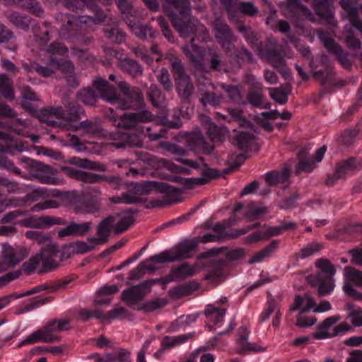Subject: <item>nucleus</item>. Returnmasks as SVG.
Listing matches in <instances>:
<instances>
[{"instance_id":"f257e3e1","label":"nucleus","mask_w":362,"mask_h":362,"mask_svg":"<svg viewBox=\"0 0 362 362\" xmlns=\"http://www.w3.org/2000/svg\"><path fill=\"white\" fill-rule=\"evenodd\" d=\"M317 272L305 277L307 283L317 288V294H329L334 288L336 267L327 258H319L315 262Z\"/></svg>"},{"instance_id":"f03ea898","label":"nucleus","mask_w":362,"mask_h":362,"mask_svg":"<svg viewBox=\"0 0 362 362\" xmlns=\"http://www.w3.org/2000/svg\"><path fill=\"white\" fill-rule=\"evenodd\" d=\"M175 90L181 102L190 104L195 87L191 76L187 74L182 61L175 55L169 57Z\"/></svg>"},{"instance_id":"7ed1b4c3","label":"nucleus","mask_w":362,"mask_h":362,"mask_svg":"<svg viewBox=\"0 0 362 362\" xmlns=\"http://www.w3.org/2000/svg\"><path fill=\"white\" fill-rule=\"evenodd\" d=\"M71 329V320L61 318L48 322L44 327L33 332L25 339L21 341V346L36 343H53L60 341L61 338L56 333L67 331Z\"/></svg>"},{"instance_id":"20e7f679","label":"nucleus","mask_w":362,"mask_h":362,"mask_svg":"<svg viewBox=\"0 0 362 362\" xmlns=\"http://www.w3.org/2000/svg\"><path fill=\"white\" fill-rule=\"evenodd\" d=\"M197 246L198 241L197 240H189L186 239L177 244L170 250L150 257V259L153 263L163 264L189 259L193 256Z\"/></svg>"},{"instance_id":"39448f33","label":"nucleus","mask_w":362,"mask_h":362,"mask_svg":"<svg viewBox=\"0 0 362 362\" xmlns=\"http://www.w3.org/2000/svg\"><path fill=\"white\" fill-rule=\"evenodd\" d=\"M226 248L220 247L211 249L202 252L197 256V264L207 267L210 269V274L206 276V279L215 282L224 279L223 269L226 267V260L216 257V255L223 252Z\"/></svg>"},{"instance_id":"423d86ee","label":"nucleus","mask_w":362,"mask_h":362,"mask_svg":"<svg viewBox=\"0 0 362 362\" xmlns=\"http://www.w3.org/2000/svg\"><path fill=\"white\" fill-rule=\"evenodd\" d=\"M169 20L174 29L180 37H191V42L194 41V35L198 29L197 21L192 15V11L186 13L173 15Z\"/></svg>"},{"instance_id":"0eeeda50","label":"nucleus","mask_w":362,"mask_h":362,"mask_svg":"<svg viewBox=\"0 0 362 362\" xmlns=\"http://www.w3.org/2000/svg\"><path fill=\"white\" fill-rule=\"evenodd\" d=\"M66 173L70 177L86 183H98L105 181L109 183L114 189H119L122 185V180L115 175L107 176L98 175L93 173L85 172L72 168H66Z\"/></svg>"},{"instance_id":"6e6552de","label":"nucleus","mask_w":362,"mask_h":362,"mask_svg":"<svg viewBox=\"0 0 362 362\" xmlns=\"http://www.w3.org/2000/svg\"><path fill=\"white\" fill-rule=\"evenodd\" d=\"M158 185L157 182L135 183L124 192V203L127 204H145L147 199L144 196L149 194L153 190V186Z\"/></svg>"},{"instance_id":"1a4fd4ad","label":"nucleus","mask_w":362,"mask_h":362,"mask_svg":"<svg viewBox=\"0 0 362 362\" xmlns=\"http://www.w3.org/2000/svg\"><path fill=\"white\" fill-rule=\"evenodd\" d=\"M122 300L134 309L152 311L168 303V300L163 298H154L147 300L144 296H123Z\"/></svg>"},{"instance_id":"9d476101","label":"nucleus","mask_w":362,"mask_h":362,"mask_svg":"<svg viewBox=\"0 0 362 362\" xmlns=\"http://www.w3.org/2000/svg\"><path fill=\"white\" fill-rule=\"evenodd\" d=\"M316 33L323 43L325 48L331 53L336 56V59L346 69L351 67V63L348 58L347 54L344 53L341 47L337 43L334 39L329 37L328 34L322 29L316 30Z\"/></svg>"},{"instance_id":"9b49d317","label":"nucleus","mask_w":362,"mask_h":362,"mask_svg":"<svg viewBox=\"0 0 362 362\" xmlns=\"http://www.w3.org/2000/svg\"><path fill=\"white\" fill-rule=\"evenodd\" d=\"M29 254L28 249L23 247L13 248L9 245H3L2 257L4 261L0 263V272L21 262Z\"/></svg>"},{"instance_id":"f8f14e48","label":"nucleus","mask_w":362,"mask_h":362,"mask_svg":"<svg viewBox=\"0 0 362 362\" xmlns=\"http://www.w3.org/2000/svg\"><path fill=\"white\" fill-rule=\"evenodd\" d=\"M153 120V115L148 110L137 112L124 113L121 115L116 126L125 129L136 127L141 123H146Z\"/></svg>"},{"instance_id":"ddd939ff","label":"nucleus","mask_w":362,"mask_h":362,"mask_svg":"<svg viewBox=\"0 0 362 362\" xmlns=\"http://www.w3.org/2000/svg\"><path fill=\"white\" fill-rule=\"evenodd\" d=\"M362 165V161L355 157H351L339 163L335 168V171L332 175H329L325 180L326 185H332L337 180L344 178L349 172L359 168Z\"/></svg>"},{"instance_id":"4468645a","label":"nucleus","mask_w":362,"mask_h":362,"mask_svg":"<svg viewBox=\"0 0 362 362\" xmlns=\"http://www.w3.org/2000/svg\"><path fill=\"white\" fill-rule=\"evenodd\" d=\"M92 229V221L77 223L71 221L68 224L66 223V227L60 229L57 232V235L60 238L66 236L83 237L91 231Z\"/></svg>"},{"instance_id":"2eb2a0df","label":"nucleus","mask_w":362,"mask_h":362,"mask_svg":"<svg viewBox=\"0 0 362 362\" xmlns=\"http://www.w3.org/2000/svg\"><path fill=\"white\" fill-rule=\"evenodd\" d=\"M313 9L316 15L327 24L337 25L334 18V6L332 0H313Z\"/></svg>"},{"instance_id":"dca6fc26","label":"nucleus","mask_w":362,"mask_h":362,"mask_svg":"<svg viewBox=\"0 0 362 362\" xmlns=\"http://www.w3.org/2000/svg\"><path fill=\"white\" fill-rule=\"evenodd\" d=\"M83 16H72L69 17L66 22L62 25L60 30V36L67 40H71L78 37L83 23Z\"/></svg>"},{"instance_id":"f3484780","label":"nucleus","mask_w":362,"mask_h":362,"mask_svg":"<svg viewBox=\"0 0 362 362\" xmlns=\"http://www.w3.org/2000/svg\"><path fill=\"white\" fill-rule=\"evenodd\" d=\"M35 113L37 114V118H38L40 121L54 127L60 125L59 122L54 119V117L64 120L65 118V112L62 106L49 107L43 108L40 111L35 110L34 114Z\"/></svg>"},{"instance_id":"a211bd4d","label":"nucleus","mask_w":362,"mask_h":362,"mask_svg":"<svg viewBox=\"0 0 362 362\" xmlns=\"http://www.w3.org/2000/svg\"><path fill=\"white\" fill-rule=\"evenodd\" d=\"M93 86L99 92L102 99L113 103L119 99V94L116 88L103 78L98 76L93 82Z\"/></svg>"},{"instance_id":"6ab92c4d","label":"nucleus","mask_w":362,"mask_h":362,"mask_svg":"<svg viewBox=\"0 0 362 362\" xmlns=\"http://www.w3.org/2000/svg\"><path fill=\"white\" fill-rule=\"evenodd\" d=\"M213 33L218 44L238 40L237 35L234 33L230 25L222 18H216L212 22Z\"/></svg>"},{"instance_id":"aec40b11","label":"nucleus","mask_w":362,"mask_h":362,"mask_svg":"<svg viewBox=\"0 0 362 362\" xmlns=\"http://www.w3.org/2000/svg\"><path fill=\"white\" fill-rule=\"evenodd\" d=\"M206 62L209 69L221 74L229 72V67L223 55L218 49L209 48L207 51Z\"/></svg>"},{"instance_id":"412c9836","label":"nucleus","mask_w":362,"mask_h":362,"mask_svg":"<svg viewBox=\"0 0 362 362\" xmlns=\"http://www.w3.org/2000/svg\"><path fill=\"white\" fill-rule=\"evenodd\" d=\"M163 12L168 17L179 15L192 10L189 0H160Z\"/></svg>"},{"instance_id":"4be33fe9","label":"nucleus","mask_w":362,"mask_h":362,"mask_svg":"<svg viewBox=\"0 0 362 362\" xmlns=\"http://www.w3.org/2000/svg\"><path fill=\"white\" fill-rule=\"evenodd\" d=\"M250 332L245 327H241L238 330V344H239V350L242 354H247L250 352H262L266 351V347L261 345H257L255 344H250L247 341V337Z\"/></svg>"},{"instance_id":"5701e85b","label":"nucleus","mask_w":362,"mask_h":362,"mask_svg":"<svg viewBox=\"0 0 362 362\" xmlns=\"http://www.w3.org/2000/svg\"><path fill=\"white\" fill-rule=\"evenodd\" d=\"M71 282V280H64V281H57L54 282H47L45 284H42L38 285L23 294H35L40 292H46V293H57V292H63L66 286Z\"/></svg>"},{"instance_id":"b1692460","label":"nucleus","mask_w":362,"mask_h":362,"mask_svg":"<svg viewBox=\"0 0 362 362\" xmlns=\"http://www.w3.org/2000/svg\"><path fill=\"white\" fill-rule=\"evenodd\" d=\"M345 275L350 282H346L343 289L346 294H357L353 288L352 284L362 288V272L353 267H346L344 269Z\"/></svg>"},{"instance_id":"393cba45","label":"nucleus","mask_w":362,"mask_h":362,"mask_svg":"<svg viewBox=\"0 0 362 362\" xmlns=\"http://www.w3.org/2000/svg\"><path fill=\"white\" fill-rule=\"evenodd\" d=\"M288 18H307L312 15L309 8L299 0H286Z\"/></svg>"},{"instance_id":"a878e982","label":"nucleus","mask_w":362,"mask_h":362,"mask_svg":"<svg viewBox=\"0 0 362 362\" xmlns=\"http://www.w3.org/2000/svg\"><path fill=\"white\" fill-rule=\"evenodd\" d=\"M118 88L127 98L134 102L138 107H141L144 105V95L139 88L130 86L124 81L119 82Z\"/></svg>"},{"instance_id":"bb28decb","label":"nucleus","mask_w":362,"mask_h":362,"mask_svg":"<svg viewBox=\"0 0 362 362\" xmlns=\"http://www.w3.org/2000/svg\"><path fill=\"white\" fill-rule=\"evenodd\" d=\"M137 209H129L119 213V220L116 223L114 227V233L120 234L127 230L134 222L135 219L132 214H138Z\"/></svg>"},{"instance_id":"cd10ccee","label":"nucleus","mask_w":362,"mask_h":362,"mask_svg":"<svg viewBox=\"0 0 362 362\" xmlns=\"http://www.w3.org/2000/svg\"><path fill=\"white\" fill-rule=\"evenodd\" d=\"M22 162L27 165L29 171L34 173L33 174L56 175L57 173V170L52 166L30 158H23Z\"/></svg>"},{"instance_id":"c85d7f7f","label":"nucleus","mask_w":362,"mask_h":362,"mask_svg":"<svg viewBox=\"0 0 362 362\" xmlns=\"http://www.w3.org/2000/svg\"><path fill=\"white\" fill-rule=\"evenodd\" d=\"M157 184L158 185H154L153 186V189H158L160 192L164 194L163 197L167 206L176 203L180 200V191L177 188H175L167 183L157 182Z\"/></svg>"},{"instance_id":"c756f323","label":"nucleus","mask_w":362,"mask_h":362,"mask_svg":"<svg viewBox=\"0 0 362 362\" xmlns=\"http://www.w3.org/2000/svg\"><path fill=\"white\" fill-rule=\"evenodd\" d=\"M117 138H115V141L111 143V145L116 148H121L133 146L141 147L142 142L138 139V137L133 134H129L127 133H118L117 134Z\"/></svg>"},{"instance_id":"7c9ffc66","label":"nucleus","mask_w":362,"mask_h":362,"mask_svg":"<svg viewBox=\"0 0 362 362\" xmlns=\"http://www.w3.org/2000/svg\"><path fill=\"white\" fill-rule=\"evenodd\" d=\"M201 97L199 98L200 103L206 107L210 105L214 107H219L224 101L223 94L199 88Z\"/></svg>"},{"instance_id":"2f4dec72","label":"nucleus","mask_w":362,"mask_h":362,"mask_svg":"<svg viewBox=\"0 0 362 362\" xmlns=\"http://www.w3.org/2000/svg\"><path fill=\"white\" fill-rule=\"evenodd\" d=\"M64 105L67 112L64 118V120L66 122H78L81 119V115L85 113L83 107L76 102L66 100Z\"/></svg>"},{"instance_id":"473e14b6","label":"nucleus","mask_w":362,"mask_h":362,"mask_svg":"<svg viewBox=\"0 0 362 362\" xmlns=\"http://www.w3.org/2000/svg\"><path fill=\"white\" fill-rule=\"evenodd\" d=\"M255 139V137L252 134L245 132H240L231 138V142L239 150L247 152Z\"/></svg>"},{"instance_id":"72a5a7b5","label":"nucleus","mask_w":362,"mask_h":362,"mask_svg":"<svg viewBox=\"0 0 362 362\" xmlns=\"http://www.w3.org/2000/svg\"><path fill=\"white\" fill-rule=\"evenodd\" d=\"M103 33L106 39L116 45L124 43L127 37V33L117 26V23L113 28H104Z\"/></svg>"},{"instance_id":"f704fd0d","label":"nucleus","mask_w":362,"mask_h":362,"mask_svg":"<svg viewBox=\"0 0 362 362\" xmlns=\"http://www.w3.org/2000/svg\"><path fill=\"white\" fill-rule=\"evenodd\" d=\"M119 216L120 214H115L114 216H109L103 219L97 226V235H102L108 240L111 231L114 230L115 222Z\"/></svg>"},{"instance_id":"c9c22d12","label":"nucleus","mask_w":362,"mask_h":362,"mask_svg":"<svg viewBox=\"0 0 362 362\" xmlns=\"http://www.w3.org/2000/svg\"><path fill=\"white\" fill-rule=\"evenodd\" d=\"M290 170L284 168L281 171H271L265 175V181L269 186H276L279 183L287 181L290 177Z\"/></svg>"},{"instance_id":"e433bc0d","label":"nucleus","mask_w":362,"mask_h":362,"mask_svg":"<svg viewBox=\"0 0 362 362\" xmlns=\"http://www.w3.org/2000/svg\"><path fill=\"white\" fill-rule=\"evenodd\" d=\"M70 163L78 168L91 170L105 172L107 170V168L104 164L100 162L92 161L87 158L74 157L71 158V160H70Z\"/></svg>"},{"instance_id":"4c0bfd02","label":"nucleus","mask_w":362,"mask_h":362,"mask_svg":"<svg viewBox=\"0 0 362 362\" xmlns=\"http://www.w3.org/2000/svg\"><path fill=\"white\" fill-rule=\"evenodd\" d=\"M236 28L238 32L243 35L244 37L250 45V47L252 49H255L257 50L258 46L260 44V42H259L257 33L250 26L245 25L243 23L240 22H239V24Z\"/></svg>"},{"instance_id":"58836bf2","label":"nucleus","mask_w":362,"mask_h":362,"mask_svg":"<svg viewBox=\"0 0 362 362\" xmlns=\"http://www.w3.org/2000/svg\"><path fill=\"white\" fill-rule=\"evenodd\" d=\"M270 96L276 102L284 105L288 101V96L291 93L292 88L290 84H285L280 88H270Z\"/></svg>"},{"instance_id":"ea45409f","label":"nucleus","mask_w":362,"mask_h":362,"mask_svg":"<svg viewBox=\"0 0 362 362\" xmlns=\"http://www.w3.org/2000/svg\"><path fill=\"white\" fill-rule=\"evenodd\" d=\"M298 156V163L296 167V175H299L303 171L310 173L314 169L315 167V163L309 158L305 149L300 151Z\"/></svg>"},{"instance_id":"a19ab883","label":"nucleus","mask_w":362,"mask_h":362,"mask_svg":"<svg viewBox=\"0 0 362 362\" xmlns=\"http://www.w3.org/2000/svg\"><path fill=\"white\" fill-rule=\"evenodd\" d=\"M76 96L83 104L90 106H95L99 98L95 91L89 87L79 90Z\"/></svg>"},{"instance_id":"79ce46f5","label":"nucleus","mask_w":362,"mask_h":362,"mask_svg":"<svg viewBox=\"0 0 362 362\" xmlns=\"http://www.w3.org/2000/svg\"><path fill=\"white\" fill-rule=\"evenodd\" d=\"M313 78L319 81L322 86L326 83L332 82V76L333 74V69L327 64V66H322L320 69H315L310 71Z\"/></svg>"},{"instance_id":"37998d69","label":"nucleus","mask_w":362,"mask_h":362,"mask_svg":"<svg viewBox=\"0 0 362 362\" xmlns=\"http://www.w3.org/2000/svg\"><path fill=\"white\" fill-rule=\"evenodd\" d=\"M8 20L16 27L27 30L31 23L32 19L26 15H21L18 12L12 11L7 14Z\"/></svg>"},{"instance_id":"c03bdc74","label":"nucleus","mask_w":362,"mask_h":362,"mask_svg":"<svg viewBox=\"0 0 362 362\" xmlns=\"http://www.w3.org/2000/svg\"><path fill=\"white\" fill-rule=\"evenodd\" d=\"M314 305L315 301L312 296H298L296 298L295 303L291 307V310H298L300 313H304L312 310Z\"/></svg>"},{"instance_id":"a18cd8bd","label":"nucleus","mask_w":362,"mask_h":362,"mask_svg":"<svg viewBox=\"0 0 362 362\" xmlns=\"http://www.w3.org/2000/svg\"><path fill=\"white\" fill-rule=\"evenodd\" d=\"M240 2L239 0H221V4L226 9L228 19L233 23H239L238 8Z\"/></svg>"},{"instance_id":"49530a36","label":"nucleus","mask_w":362,"mask_h":362,"mask_svg":"<svg viewBox=\"0 0 362 362\" xmlns=\"http://www.w3.org/2000/svg\"><path fill=\"white\" fill-rule=\"evenodd\" d=\"M206 134L213 142H222L226 134V129L218 127L209 120L206 124Z\"/></svg>"},{"instance_id":"de8ad7c7","label":"nucleus","mask_w":362,"mask_h":362,"mask_svg":"<svg viewBox=\"0 0 362 362\" xmlns=\"http://www.w3.org/2000/svg\"><path fill=\"white\" fill-rule=\"evenodd\" d=\"M225 313V309H218L214 305L208 306V308L205 310L206 317H208L210 322L214 323L216 327L221 326Z\"/></svg>"},{"instance_id":"09e8293b","label":"nucleus","mask_w":362,"mask_h":362,"mask_svg":"<svg viewBox=\"0 0 362 362\" xmlns=\"http://www.w3.org/2000/svg\"><path fill=\"white\" fill-rule=\"evenodd\" d=\"M264 60L280 72L284 71L286 62L279 50L270 52L269 54L263 57Z\"/></svg>"},{"instance_id":"8fccbe9b","label":"nucleus","mask_w":362,"mask_h":362,"mask_svg":"<svg viewBox=\"0 0 362 362\" xmlns=\"http://www.w3.org/2000/svg\"><path fill=\"white\" fill-rule=\"evenodd\" d=\"M279 246V241L272 240L268 245L255 253L249 260L248 264H252L261 262L264 258L269 257Z\"/></svg>"},{"instance_id":"3c124183","label":"nucleus","mask_w":362,"mask_h":362,"mask_svg":"<svg viewBox=\"0 0 362 362\" xmlns=\"http://www.w3.org/2000/svg\"><path fill=\"white\" fill-rule=\"evenodd\" d=\"M150 262L152 261L149 257L148 259L140 263L135 269L130 272L129 279H139L145 274L146 270L149 271L151 273H153L155 270H156L158 268L153 263H150Z\"/></svg>"},{"instance_id":"603ef678","label":"nucleus","mask_w":362,"mask_h":362,"mask_svg":"<svg viewBox=\"0 0 362 362\" xmlns=\"http://www.w3.org/2000/svg\"><path fill=\"white\" fill-rule=\"evenodd\" d=\"M122 68L124 71L133 77H138L143 74L142 66L134 59L126 58L122 62Z\"/></svg>"},{"instance_id":"864d4df0","label":"nucleus","mask_w":362,"mask_h":362,"mask_svg":"<svg viewBox=\"0 0 362 362\" xmlns=\"http://www.w3.org/2000/svg\"><path fill=\"white\" fill-rule=\"evenodd\" d=\"M272 313L274 314V320H272V325L274 326H277L279 324V319L281 316L280 310L277 306V302L274 299L270 298L269 301H267V307L265 309L264 312L262 314V320H267Z\"/></svg>"},{"instance_id":"5fc2aeb1","label":"nucleus","mask_w":362,"mask_h":362,"mask_svg":"<svg viewBox=\"0 0 362 362\" xmlns=\"http://www.w3.org/2000/svg\"><path fill=\"white\" fill-rule=\"evenodd\" d=\"M130 352L126 349H119L112 354H107L103 358H98L99 362H127Z\"/></svg>"},{"instance_id":"6e6d98bb","label":"nucleus","mask_w":362,"mask_h":362,"mask_svg":"<svg viewBox=\"0 0 362 362\" xmlns=\"http://www.w3.org/2000/svg\"><path fill=\"white\" fill-rule=\"evenodd\" d=\"M81 129L84 131L85 134L95 135L103 132V127L98 119H86L80 122Z\"/></svg>"},{"instance_id":"4d7b16f0","label":"nucleus","mask_w":362,"mask_h":362,"mask_svg":"<svg viewBox=\"0 0 362 362\" xmlns=\"http://www.w3.org/2000/svg\"><path fill=\"white\" fill-rule=\"evenodd\" d=\"M146 95L151 104L156 107H160L165 100V96L156 84H151L147 91Z\"/></svg>"},{"instance_id":"13d9d810","label":"nucleus","mask_w":362,"mask_h":362,"mask_svg":"<svg viewBox=\"0 0 362 362\" xmlns=\"http://www.w3.org/2000/svg\"><path fill=\"white\" fill-rule=\"evenodd\" d=\"M15 40L16 37L13 31L7 29L4 25L0 24V43L9 44L8 49L14 51L17 49Z\"/></svg>"},{"instance_id":"bf43d9fd","label":"nucleus","mask_w":362,"mask_h":362,"mask_svg":"<svg viewBox=\"0 0 362 362\" xmlns=\"http://www.w3.org/2000/svg\"><path fill=\"white\" fill-rule=\"evenodd\" d=\"M192 337L191 333L180 334L175 337H165L162 342L163 348H173L175 346H179Z\"/></svg>"},{"instance_id":"052dcab7","label":"nucleus","mask_w":362,"mask_h":362,"mask_svg":"<svg viewBox=\"0 0 362 362\" xmlns=\"http://www.w3.org/2000/svg\"><path fill=\"white\" fill-rule=\"evenodd\" d=\"M267 207L266 206H261V207H257L255 206L253 202H251L247 206V209L245 213V218L248 221H253L265 214L267 213Z\"/></svg>"},{"instance_id":"680f3d73","label":"nucleus","mask_w":362,"mask_h":362,"mask_svg":"<svg viewBox=\"0 0 362 362\" xmlns=\"http://www.w3.org/2000/svg\"><path fill=\"white\" fill-rule=\"evenodd\" d=\"M276 50L278 49L276 48V40L273 38L268 37L264 41L260 42L256 51H257L259 55L263 58L269 54L270 52H274Z\"/></svg>"},{"instance_id":"e2e57ef3","label":"nucleus","mask_w":362,"mask_h":362,"mask_svg":"<svg viewBox=\"0 0 362 362\" xmlns=\"http://www.w3.org/2000/svg\"><path fill=\"white\" fill-rule=\"evenodd\" d=\"M157 81L163 86L164 90L166 92H171L173 88V81L170 78V75L166 68H161L156 75Z\"/></svg>"},{"instance_id":"0e129e2a","label":"nucleus","mask_w":362,"mask_h":362,"mask_svg":"<svg viewBox=\"0 0 362 362\" xmlns=\"http://www.w3.org/2000/svg\"><path fill=\"white\" fill-rule=\"evenodd\" d=\"M227 111L229 114L228 122H238L240 126L252 128V124L250 122L245 119L243 116V110L234 108H228Z\"/></svg>"},{"instance_id":"69168bd1","label":"nucleus","mask_w":362,"mask_h":362,"mask_svg":"<svg viewBox=\"0 0 362 362\" xmlns=\"http://www.w3.org/2000/svg\"><path fill=\"white\" fill-rule=\"evenodd\" d=\"M194 269L187 263L182 264L178 267H173L171 269V274L173 278L183 279L194 274Z\"/></svg>"},{"instance_id":"338daca9","label":"nucleus","mask_w":362,"mask_h":362,"mask_svg":"<svg viewBox=\"0 0 362 362\" xmlns=\"http://www.w3.org/2000/svg\"><path fill=\"white\" fill-rule=\"evenodd\" d=\"M0 93L4 97L10 100L14 98L11 81L6 75H0Z\"/></svg>"},{"instance_id":"774afa93","label":"nucleus","mask_w":362,"mask_h":362,"mask_svg":"<svg viewBox=\"0 0 362 362\" xmlns=\"http://www.w3.org/2000/svg\"><path fill=\"white\" fill-rule=\"evenodd\" d=\"M40 261H42V257L40 255L36 254L25 262L22 264L21 269H18V271H21V274L23 272L26 274H31L35 271Z\"/></svg>"}]
</instances>
